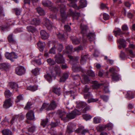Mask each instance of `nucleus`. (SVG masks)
I'll return each mask as SVG.
<instances>
[{"mask_svg": "<svg viewBox=\"0 0 135 135\" xmlns=\"http://www.w3.org/2000/svg\"><path fill=\"white\" fill-rule=\"evenodd\" d=\"M57 106V104L55 102L54 100H52L50 104L47 108V111L52 110L55 109Z\"/></svg>", "mask_w": 135, "mask_h": 135, "instance_id": "14", "label": "nucleus"}, {"mask_svg": "<svg viewBox=\"0 0 135 135\" xmlns=\"http://www.w3.org/2000/svg\"><path fill=\"white\" fill-rule=\"evenodd\" d=\"M11 105L12 104L11 102V99L9 98L6 100L4 102L3 107L5 108H7L10 107Z\"/></svg>", "mask_w": 135, "mask_h": 135, "instance_id": "23", "label": "nucleus"}, {"mask_svg": "<svg viewBox=\"0 0 135 135\" xmlns=\"http://www.w3.org/2000/svg\"><path fill=\"white\" fill-rule=\"evenodd\" d=\"M68 57L70 59V62L71 64L73 65L77 64H79L78 62L79 59L78 57L73 56L70 55H68Z\"/></svg>", "mask_w": 135, "mask_h": 135, "instance_id": "11", "label": "nucleus"}, {"mask_svg": "<svg viewBox=\"0 0 135 135\" xmlns=\"http://www.w3.org/2000/svg\"><path fill=\"white\" fill-rule=\"evenodd\" d=\"M2 65L3 69L4 70L8 68L9 66V65L8 63H3Z\"/></svg>", "mask_w": 135, "mask_h": 135, "instance_id": "61", "label": "nucleus"}, {"mask_svg": "<svg viewBox=\"0 0 135 135\" xmlns=\"http://www.w3.org/2000/svg\"><path fill=\"white\" fill-rule=\"evenodd\" d=\"M53 91L58 96H59L61 94L60 89V88H57L54 87L53 89Z\"/></svg>", "mask_w": 135, "mask_h": 135, "instance_id": "39", "label": "nucleus"}, {"mask_svg": "<svg viewBox=\"0 0 135 135\" xmlns=\"http://www.w3.org/2000/svg\"><path fill=\"white\" fill-rule=\"evenodd\" d=\"M129 47L126 49L127 52H128L130 55L133 57L134 56V53L132 50L129 48H132L133 49H135V45L133 44H130L129 45Z\"/></svg>", "mask_w": 135, "mask_h": 135, "instance_id": "16", "label": "nucleus"}, {"mask_svg": "<svg viewBox=\"0 0 135 135\" xmlns=\"http://www.w3.org/2000/svg\"><path fill=\"white\" fill-rule=\"evenodd\" d=\"M76 128L75 125L72 123H69L67 126L66 133H71L75 130Z\"/></svg>", "mask_w": 135, "mask_h": 135, "instance_id": "12", "label": "nucleus"}, {"mask_svg": "<svg viewBox=\"0 0 135 135\" xmlns=\"http://www.w3.org/2000/svg\"><path fill=\"white\" fill-rule=\"evenodd\" d=\"M73 47L72 46L68 45L65 46V49L62 52L63 54H70L72 52Z\"/></svg>", "mask_w": 135, "mask_h": 135, "instance_id": "20", "label": "nucleus"}, {"mask_svg": "<svg viewBox=\"0 0 135 135\" xmlns=\"http://www.w3.org/2000/svg\"><path fill=\"white\" fill-rule=\"evenodd\" d=\"M44 25L49 30H51L52 29L53 26L51 22L47 18L44 19Z\"/></svg>", "mask_w": 135, "mask_h": 135, "instance_id": "10", "label": "nucleus"}, {"mask_svg": "<svg viewBox=\"0 0 135 135\" xmlns=\"http://www.w3.org/2000/svg\"><path fill=\"white\" fill-rule=\"evenodd\" d=\"M2 133L3 135H12V132L8 129H4L2 131Z\"/></svg>", "mask_w": 135, "mask_h": 135, "instance_id": "38", "label": "nucleus"}, {"mask_svg": "<svg viewBox=\"0 0 135 135\" xmlns=\"http://www.w3.org/2000/svg\"><path fill=\"white\" fill-rule=\"evenodd\" d=\"M112 78L113 80L116 81L119 80L120 77L119 75L116 73L112 75Z\"/></svg>", "mask_w": 135, "mask_h": 135, "instance_id": "40", "label": "nucleus"}, {"mask_svg": "<svg viewBox=\"0 0 135 135\" xmlns=\"http://www.w3.org/2000/svg\"><path fill=\"white\" fill-rule=\"evenodd\" d=\"M103 18L105 20H108L109 18V15L106 13H104L103 14Z\"/></svg>", "mask_w": 135, "mask_h": 135, "instance_id": "64", "label": "nucleus"}, {"mask_svg": "<svg viewBox=\"0 0 135 135\" xmlns=\"http://www.w3.org/2000/svg\"><path fill=\"white\" fill-rule=\"evenodd\" d=\"M56 47L54 46L53 47L51 48L50 50L49 51V53L50 54H56Z\"/></svg>", "mask_w": 135, "mask_h": 135, "instance_id": "55", "label": "nucleus"}, {"mask_svg": "<svg viewBox=\"0 0 135 135\" xmlns=\"http://www.w3.org/2000/svg\"><path fill=\"white\" fill-rule=\"evenodd\" d=\"M19 115H15L13 116L11 120V124L17 121V119L19 117Z\"/></svg>", "mask_w": 135, "mask_h": 135, "instance_id": "52", "label": "nucleus"}, {"mask_svg": "<svg viewBox=\"0 0 135 135\" xmlns=\"http://www.w3.org/2000/svg\"><path fill=\"white\" fill-rule=\"evenodd\" d=\"M113 127V125L111 123H109L107 124L106 125L103 127H99L100 129V131L104 130L106 128H107L108 129H109L112 128Z\"/></svg>", "mask_w": 135, "mask_h": 135, "instance_id": "27", "label": "nucleus"}, {"mask_svg": "<svg viewBox=\"0 0 135 135\" xmlns=\"http://www.w3.org/2000/svg\"><path fill=\"white\" fill-rule=\"evenodd\" d=\"M88 57V54H82L81 56V59L80 60L81 64L82 65L84 64Z\"/></svg>", "mask_w": 135, "mask_h": 135, "instance_id": "25", "label": "nucleus"}, {"mask_svg": "<svg viewBox=\"0 0 135 135\" xmlns=\"http://www.w3.org/2000/svg\"><path fill=\"white\" fill-rule=\"evenodd\" d=\"M74 92L73 91H66L65 93L66 95H69L70 96H73V99H74Z\"/></svg>", "mask_w": 135, "mask_h": 135, "instance_id": "53", "label": "nucleus"}, {"mask_svg": "<svg viewBox=\"0 0 135 135\" xmlns=\"http://www.w3.org/2000/svg\"><path fill=\"white\" fill-rule=\"evenodd\" d=\"M37 12L40 15L44 16L45 15L44 10L41 7H39L36 8Z\"/></svg>", "mask_w": 135, "mask_h": 135, "instance_id": "35", "label": "nucleus"}, {"mask_svg": "<svg viewBox=\"0 0 135 135\" xmlns=\"http://www.w3.org/2000/svg\"><path fill=\"white\" fill-rule=\"evenodd\" d=\"M48 64L51 66L54 65L56 64V62L54 60L51 58L47 59L46 60Z\"/></svg>", "mask_w": 135, "mask_h": 135, "instance_id": "43", "label": "nucleus"}, {"mask_svg": "<svg viewBox=\"0 0 135 135\" xmlns=\"http://www.w3.org/2000/svg\"><path fill=\"white\" fill-rule=\"evenodd\" d=\"M15 71L17 75H22L25 74L26 70L23 66H20L16 68Z\"/></svg>", "mask_w": 135, "mask_h": 135, "instance_id": "9", "label": "nucleus"}, {"mask_svg": "<svg viewBox=\"0 0 135 135\" xmlns=\"http://www.w3.org/2000/svg\"><path fill=\"white\" fill-rule=\"evenodd\" d=\"M126 97L129 99H132L134 98V94L132 91H128L126 94Z\"/></svg>", "mask_w": 135, "mask_h": 135, "instance_id": "37", "label": "nucleus"}, {"mask_svg": "<svg viewBox=\"0 0 135 135\" xmlns=\"http://www.w3.org/2000/svg\"><path fill=\"white\" fill-rule=\"evenodd\" d=\"M49 106L48 104H46L45 103H44L42 106V107L40 109V111H42L44 109L46 108Z\"/></svg>", "mask_w": 135, "mask_h": 135, "instance_id": "57", "label": "nucleus"}, {"mask_svg": "<svg viewBox=\"0 0 135 135\" xmlns=\"http://www.w3.org/2000/svg\"><path fill=\"white\" fill-rule=\"evenodd\" d=\"M35 127L33 126H32L28 129V132L31 133L35 131Z\"/></svg>", "mask_w": 135, "mask_h": 135, "instance_id": "58", "label": "nucleus"}, {"mask_svg": "<svg viewBox=\"0 0 135 135\" xmlns=\"http://www.w3.org/2000/svg\"><path fill=\"white\" fill-rule=\"evenodd\" d=\"M56 115L65 122H67V114L64 110L60 109L58 110L56 112Z\"/></svg>", "mask_w": 135, "mask_h": 135, "instance_id": "5", "label": "nucleus"}, {"mask_svg": "<svg viewBox=\"0 0 135 135\" xmlns=\"http://www.w3.org/2000/svg\"><path fill=\"white\" fill-rule=\"evenodd\" d=\"M103 84L102 83H99L98 82L95 81L93 83V86L94 88L97 89L102 85Z\"/></svg>", "mask_w": 135, "mask_h": 135, "instance_id": "32", "label": "nucleus"}, {"mask_svg": "<svg viewBox=\"0 0 135 135\" xmlns=\"http://www.w3.org/2000/svg\"><path fill=\"white\" fill-rule=\"evenodd\" d=\"M126 56V55L125 53L122 51L120 52V57L122 60H124Z\"/></svg>", "mask_w": 135, "mask_h": 135, "instance_id": "56", "label": "nucleus"}, {"mask_svg": "<svg viewBox=\"0 0 135 135\" xmlns=\"http://www.w3.org/2000/svg\"><path fill=\"white\" fill-rule=\"evenodd\" d=\"M84 72H85L87 75L89 76L92 77H94L95 76L94 73L91 70H88L86 71L84 70Z\"/></svg>", "mask_w": 135, "mask_h": 135, "instance_id": "44", "label": "nucleus"}, {"mask_svg": "<svg viewBox=\"0 0 135 135\" xmlns=\"http://www.w3.org/2000/svg\"><path fill=\"white\" fill-rule=\"evenodd\" d=\"M76 131L77 133L81 134H84L89 132V130L88 129H85L83 127H79Z\"/></svg>", "mask_w": 135, "mask_h": 135, "instance_id": "13", "label": "nucleus"}, {"mask_svg": "<svg viewBox=\"0 0 135 135\" xmlns=\"http://www.w3.org/2000/svg\"><path fill=\"white\" fill-rule=\"evenodd\" d=\"M98 100V99L97 98L94 99L91 98L88 100V102L89 103H90L91 102H95Z\"/></svg>", "mask_w": 135, "mask_h": 135, "instance_id": "63", "label": "nucleus"}, {"mask_svg": "<svg viewBox=\"0 0 135 135\" xmlns=\"http://www.w3.org/2000/svg\"><path fill=\"white\" fill-rule=\"evenodd\" d=\"M109 71L112 74V75L114 74L117 73L116 69L113 67L110 68Z\"/></svg>", "mask_w": 135, "mask_h": 135, "instance_id": "60", "label": "nucleus"}, {"mask_svg": "<svg viewBox=\"0 0 135 135\" xmlns=\"http://www.w3.org/2000/svg\"><path fill=\"white\" fill-rule=\"evenodd\" d=\"M76 103V107L79 108H83L87 105L86 103L84 102L80 101Z\"/></svg>", "mask_w": 135, "mask_h": 135, "instance_id": "26", "label": "nucleus"}, {"mask_svg": "<svg viewBox=\"0 0 135 135\" xmlns=\"http://www.w3.org/2000/svg\"><path fill=\"white\" fill-rule=\"evenodd\" d=\"M59 7H57V8L55 7H51V9L53 12H55L60 9L61 16L62 17H64L65 16V6L62 4H59Z\"/></svg>", "mask_w": 135, "mask_h": 135, "instance_id": "4", "label": "nucleus"}, {"mask_svg": "<svg viewBox=\"0 0 135 135\" xmlns=\"http://www.w3.org/2000/svg\"><path fill=\"white\" fill-rule=\"evenodd\" d=\"M27 29L29 32H31L32 33L35 32L36 31L35 28L31 26H27Z\"/></svg>", "mask_w": 135, "mask_h": 135, "instance_id": "45", "label": "nucleus"}, {"mask_svg": "<svg viewBox=\"0 0 135 135\" xmlns=\"http://www.w3.org/2000/svg\"><path fill=\"white\" fill-rule=\"evenodd\" d=\"M113 33H114V35L116 37L118 35L120 37H122V36L123 35L124 33V32L122 31L119 28L117 30H114L113 31Z\"/></svg>", "mask_w": 135, "mask_h": 135, "instance_id": "22", "label": "nucleus"}, {"mask_svg": "<svg viewBox=\"0 0 135 135\" xmlns=\"http://www.w3.org/2000/svg\"><path fill=\"white\" fill-rule=\"evenodd\" d=\"M73 71L74 72H78L81 71L83 73H84V70L81 68L79 64H77L73 65L72 67Z\"/></svg>", "mask_w": 135, "mask_h": 135, "instance_id": "15", "label": "nucleus"}, {"mask_svg": "<svg viewBox=\"0 0 135 135\" xmlns=\"http://www.w3.org/2000/svg\"><path fill=\"white\" fill-rule=\"evenodd\" d=\"M100 98L104 102H107L109 99V97L108 96L100 95Z\"/></svg>", "mask_w": 135, "mask_h": 135, "instance_id": "48", "label": "nucleus"}, {"mask_svg": "<svg viewBox=\"0 0 135 135\" xmlns=\"http://www.w3.org/2000/svg\"><path fill=\"white\" fill-rule=\"evenodd\" d=\"M63 53L61 54L58 53L55 55L54 58L55 61L58 64H64L65 60L63 57Z\"/></svg>", "mask_w": 135, "mask_h": 135, "instance_id": "6", "label": "nucleus"}, {"mask_svg": "<svg viewBox=\"0 0 135 135\" xmlns=\"http://www.w3.org/2000/svg\"><path fill=\"white\" fill-rule=\"evenodd\" d=\"M37 46L38 48L40 51L42 52L44 50V48L45 46V42H42L40 41H39L37 44Z\"/></svg>", "mask_w": 135, "mask_h": 135, "instance_id": "24", "label": "nucleus"}, {"mask_svg": "<svg viewBox=\"0 0 135 135\" xmlns=\"http://www.w3.org/2000/svg\"><path fill=\"white\" fill-rule=\"evenodd\" d=\"M5 56L7 59L10 60L12 61H14V59L17 58V55L14 52L6 53Z\"/></svg>", "mask_w": 135, "mask_h": 135, "instance_id": "8", "label": "nucleus"}, {"mask_svg": "<svg viewBox=\"0 0 135 135\" xmlns=\"http://www.w3.org/2000/svg\"><path fill=\"white\" fill-rule=\"evenodd\" d=\"M23 99L22 95H20L17 97V99L15 100L16 103L19 102L20 100H22Z\"/></svg>", "mask_w": 135, "mask_h": 135, "instance_id": "54", "label": "nucleus"}, {"mask_svg": "<svg viewBox=\"0 0 135 135\" xmlns=\"http://www.w3.org/2000/svg\"><path fill=\"white\" fill-rule=\"evenodd\" d=\"M55 71H52L51 73V74H47L44 76L45 78L49 83L51 82L52 81V78L54 77L55 79L56 77L55 74H57L59 73L60 71V68L59 66L57 65H55L54 67Z\"/></svg>", "mask_w": 135, "mask_h": 135, "instance_id": "3", "label": "nucleus"}, {"mask_svg": "<svg viewBox=\"0 0 135 135\" xmlns=\"http://www.w3.org/2000/svg\"><path fill=\"white\" fill-rule=\"evenodd\" d=\"M56 48L57 49V52L58 53H60L61 52L64 48V46L62 44H60L57 46Z\"/></svg>", "mask_w": 135, "mask_h": 135, "instance_id": "42", "label": "nucleus"}, {"mask_svg": "<svg viewBox=\"0 0 135 135\" xmlns=\"http://www.w3.org/2000/svg\"><path fill=\"white\" fill-rule=\"evenodd\" d=\"M83 49V47L81 46H79L78 47H75L74 50V51H76L77 52H79L80 50H82Z\"/></svg>", "mask_w": 135, "mask_h": 135, "instance_id": "59", "label": "nucleus"}, {"mask_svg": "<svg viewBox=\"0 0 135 135\" xmlns=\"http://www.w3.org/2000/svg\"><path fill=\"white\" fill-rule=\"evenodd\" d=\"M117 43H118L120 45H122L123 48H124L126 47V41L123 39L119 38V39H117Z\"/></svg>", "mask_w": 135, "mask_h": 135, "instance_id": "21", "label": "nucleus"}, {"mask_svg": "<svg viewBox=\"0 0 135 135\" xmlns=\"http://www.w3.org/2000/svg\"><path fill=\"white\" fill-rule=\"evenodd\" d=\"M69 14H70L72 16H77L78 17H79L80 16V14L79 13L76 12H74L73 11V10L70 9Z\"/></svg>", "mask_w": 135, "mask_h": 135, "instance_id": "36", "label": "nucleus"}, {"mask_svg": "<svg viewBox=\"0 0 135 135\" xmlns=\"http://www.w3.org/2000/svg\"><path fill=\"white\" fill-rule=\"evenodd\" d=\"M40 23V21L39 18H34L31 21V23L33 25L36 26L38 25Z\"/></svg>", "mask_w": 135, "mask_h": 135, "instance_id": "28", "label": "nucleus"}, {"mask_svg": "<svg viewBox=\"0 0 135 135\" xmlns=\"http://www.w3.org/2000/svg\"><path fill=\"white\" fill-rule=\"evenodd\" d=\"M49 120L48 118H46L45 119L42 120L41 123V125L43 127H44L46 125L49 124Z\"/></svg>", "mask_w": 135, "mask_h": 135, "instance_id": "31", "label": "nucleus"}, {"mask_svg": "<svg viewBox=\"0 0 135 135\" xmlns=\"http://www.w3.org/2000/svg\"><path fill=\"white\" fill-rule=\"evenodd\" d=\"M57 37L61 40H63L64 39V36L63 34H62L61 33H59L57 35Z\"/></svg>", "mask_w": 135, "mask_h": 135, "instance_id": "62", "label": "nucleus"}, {"mask_svg": "<svg viewBox=\"0 0 135 135\" xmlns=\"http://www.w3.org/2000/svg\"><path fill=\"white\" fill-rule=\"evenodd\" d=\"M101 119L100 117H95L93 119V122L95 124L100 123L101 121Z\"/></svg>", "mask_w": 135, "mask_h": 135, "instance_id": "47", "label": "nucleus"}, {"mask_svg": "<svg viewBox=\"0 0 135 135\" xmlns=\"http://www.w3.org/2000/svg\"><path fill=\"white\" fill-rule=\"evenodd\" d=\"M80 28L81 33L83 36L86 35L88 38L91 42L94 41L95 39V35L94 33H87L88 29V26L86 25H83L82 23L81 24Z\"/></svg>", "mask_w": 135, "mask_h": 135, "instance_id": "1", "label": "nucleus"}, {"mask_svg": "<svg viewBox=\"0 0 135 135\" xmlns=\"http://www.w3.org/2000/svg\"><path fill=\"white\" fill-rule=\"evenodd\" d=\"M8 40L9 42L11 44H15L16 42L13 37V35L11 34L9 35L8 37Z\"/></svg>", "mask_w": 135, "mask_h": 135, "instance_id": "29", "label": "nucleus"}, {"mask_svg": "<svg viewBox=\"0 0 135 135\" xmlns=\"http://www.w3.org/2000/svg\"><path fill=\"white\" fill-rule=\"evenodd\" d=\"M27 89L32 91H34L37 89V87L36 86H30L27 87Z\"/></svg>", "mask_w": 135, "mask_h": 135, "instance_id": "46", "label": "nucleus"}, {"mask_svg": "<svg viewBox=\"0 0 135 135\" xmlns=\"http://www.w3.org/2000/svg\"><path fill=\"white\" fill-rule=\"evenodd\" d=\"M40 34L41 38L43 40L47 39L49 37L48 34L44 30H41Z\"/></svg>", "mask_w": 135, "mask_h": 135, "instance_id": "19", "label": "nucleus"}, {"mask_svg": "<svg viewBox=\"0 0 135 135\" xmlns=\"http://www.w3.org/2000/svg\"><path fill=\"white\" fill-rule=\"evenodd\" d=\"M43 6H45L51 7L52 5L51 2L49 1H44L42 2Z\"/></svg>", "mask_w": 135, "mask_h": 135, "instance_id": "34", "label": "nucleus"}, {"mask_svg": "<svg viewBox=\"0 0 135 135\" xmlns=\"http://www.w3.org/2000/svg\"><path fill=\"white\" fill-rule=\"evenodd\" d=\"M70 1V6L71 7L75 9L79 10V9L85 7L87 5L86 1L85 0H81L80 1L79 6L78 7L75 4L77 0H68Z\"/></svg>", "mask_w": 135, "mask_h": 135, "instance_id": "2", "label": "nucleus"}, {"mask_svg": "<svg viewBox=\"0 0 135 135\" xmlns=\"http://www.w3.org/2000/svg\"><path fill=\"white\" fill-rule=\"evenodd\" d=\"M40 69L36 68L32 71V73L35 75H38L40 73Z\"/></svg>", "mask_w": 135, "mask_h": 135, "instance_id": "49", "label": "nucleus"}, {"mask_svg": "<svg viewBox=\"0 0 135 135\" xmlns=\"http://www.w3.org/2000/svg\"><path fill=\"white\" fill-rule=\"evenodd\" d=\"M81 114V112L77 109H75L71 113L67 114V121H68L69 119H73L74 118L76 115H79Z\"/></svg>", "mask_w": 135, "mask_h": 135, "instance_id": "7", "label": "nucleus"}, {"mask_svg": "<svg viewBox=\"0 0 135 135\" xmlns=\"http://www.w3.org/2000/svg\"><path fill=\"white\" fill-rule=\"evenodd\" d=\"M4 94L5 97L7 98H9L12 95V93L8 89L5 90Z\"/></svg>", "mask_w": 135, "mask_h": 135, "instance_id": "41", "label": "nucleus"}, {"mask_svg": "<svg viewBox=\"0 0 135 135\" xmlns=\"http://www.w3.org/2000/svg\"><path fill=\"white\" fill-rule=\"evenodd\" d=\"M26 117L29 120L34 119H35V116L33 111L31 110L28 112L26 114Z\"/></svg>", "mask_w": 135, "mask_h": 135, "instance_id": "17", "label": "nucleus"}, {"mask_svg": "<svg viewBox=\"0 0 135 135\" xmlns=\"http://www.w3.org/2000/svg\"><path fill=\"white\" fill-rule=\"evenodd\" d=\"M83 117L84 119L86 120L90 119L92 117L91 115L88 114H84L83 115Z\"/></svg>", "mask_w": 135, "mask_h": 135, "instance_id": "51", "label": "nucleus"}, {"mask_svg": "<svg viewBox=\"0 0 135 135\" xmlns=\"http://www.w3.org/2000/svg\"><path fill=\"white\" fill-rule=\"evenodd\" d=\"M17 86V84L16 83L14 82L9 83L8 85V86L12 89H13L16 88Z\"/></svg>", "mask_w": 135, "mask_h": 135, "instance_id": "50", "label": "nucleus"}, {"mask_svg": "<svg viewBox=\"0 0 135 135\" xmlns=\"http://www.w3.org/2000/svg\"><path fill=\"white\" fill-rule=\"evenodd\" d=\"M69 76L68 74L67 73H66L63 74L60 79V81L64 82L67 79Z\"/></svg>", "mask_w": 135, "mask_h": 135, "instance_id": "30", "label": "nucleus"}, {"mask_svg": "<svg viewBox=\"0 0 135 135\" xmlns=\"http://www.w3.org/2000/svg\"><path fill=\"white\" fill-rule=\"evenodd\" d=\"M70 38L73 44L77 45L80 43V41L79 40L75 37L71 36L70 37Z\"/></svg>", "mask_w": 135, "mask_h": 135, "instance_id": "33", "label": "nucleus"}, {"mask_svg": "<svg viewBox=\"0 0 135 135\" xmlns=\"http://www.w3.org/2000/svg\"><path fill=\"white\" fill-rule=\"evenodd\" d=\"M83 73L82 74L83 79L81 81L82 83L84 84L89 83L90 82V80L84 73Z\"/></svg>", "mask_w": 135, "mask_h": 135, "instance_id": "18", "label": "nucleus"}]
</instances>
